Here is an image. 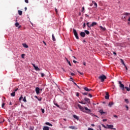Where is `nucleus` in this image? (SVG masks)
<instances>
[{
	"label": "nucleus",
	"instance_id": "obj_54",
	"mask_svg": "<svg viewBox=\"0 0 130 130\" xmlns=\"http://www.w3.org/2000/svg\"><path fill=\"white\" fill-rule=\"evenodd\" d=\"M55 12L57 14V9L56 8L55 9Z\"/></svg>",
	"mask_w": 130,
	"mask_h": 130
},
{
	"label": "nucleus",
	"instance_id": "obj_49",
	"mask_svg": "<svg viewBox=\"0 0 130 130\" xmlns=\"http://www.w3.org/2000/svg\"><path fill=\"white\" fill-rule=\"evenodd\" d=\"M98 127L99 128V129H101V125H99Z\"/></svg>",
	"mask_w": 130,
	"mask_h": 130
},
{
	"label": "nucleus",
	"instance_id": "obj_42",
	"mask_svg": "<svg viewBox=\"0 0 130 130\" xmlns=\"http://www.w3.org/2000/svg\"><path fill=\"white\" fill-rule=\"evenodd\" d=\"M84 10H85V8L83 7L81 11L84 12Z\"/></svg>",
	"mask_w": 130,
	"mask_h": 130
},
{
	"label": "nucleus",
	"instance_id": "obj_32",
	"mask_svg": "<svg viewBox=\"0 0 130 130\" xmlns=\"http://www.w3.org/2000/svg\"><path fill=\"white\" fill-rule=\"evenodd\" d=\"M23 99V95H21V96L19 98V101H21V100H22V99Z\"/></svg>",
	"mask_w": 130,
	"mask_h": 130
},
{
	"label": "nucleus",
	"instance_id": "obj_8",
	"mask_svg": "<svg viewBox=\"0 0 130 130\" xmlns=\"http://www.w3.org/2000/svg\"><path fill=\"white\" fill-rule=\"evenodd\" d=\"M80 36L83 38L85 37V36H86V33H85L84 32L81 31L80 32Z\"/></svg>",
	"mask_w": 130,
	"mask_h": 130
},
{
	"label": "nucleus",
	"instance_id": "obj_56",
	"mask_svg": "<svg viewBox=\"0 0 130 130\" xmlns=\"http://www.w3.org/2000/svg\"><path fill=\"white\" fill-rule=\"evenodd\" d=\"M43 43L45 45H46V43L44 41H43Z\"/></svg>",
	"mask_w": 130,
	"mask_h": 130
},
{
	"label": "nucleus",
	"instance_id": "obj_12",
	"mask_svg": "<svg viewBox=\"0 0 130 130\" xmlns=\"http://www.w3.org/2000/svg\"><path fill=\"white\" fill-rule=\"evenodd\" d=\"M100 30H101V31H106V28L105 27H103L102 26H100Z\"/></svg>",
	"mask_w": 130,
	"mask_h": 130
},
{
	"label": "nucleus",
	"instance_id": "obj_55",
	"mask_svg": "<svg viewBox=\"0 0 130 130\" xmlns=\"http://www.w3.org/2000/svg\"><path fill=\"white\" fill-rule=\"evenodd\" d=\"M71 76H75V74L73 73H71Z\"/></svg>",
	"mask_w": 130,
	"mask_h": 130
},
{
	"label": "nucleus",
	"instance_id": "obj_14",
	"mask_svg": "<svg viewBox=\"0 0 130 130\" xmlns=\"http://www.w3.org/2000/svg\"><path fill=\"white\" fill-rule=\"evenodd\" d=\"M69 128H71L72 129H78V128L76 127L75 126H69Z\"/></svg>",
	"mask_w": 130,
	"mask_h": 130
},
{
	"label": "nucleus",
	"instance_id": "obj_45",
	"mask_svg": "<svg viewBox=\"0 0 130 130\" xmlns=\"http://www.w3.org/2000/svg\"><path fill=\"white\" fill-rule=\"evenodd\" d=\"M24 56H25V54H22L21 55V57H22V58H24Z\"/></svg>",
	"mask_w": 130,
	"mask_h": 130
},
{
	"label": "nucleus",
	"instance_id": "obj_2",
	"mask_svg": "<svg viewBox=\"0 0 130 130\" xmlns=\"http://www.w3.org/2000/svg\"><path fill=\"white\" fill-rule=\"evenodd\" d=\"M130 13H124L123 14H122V19H123V21H124V20H126V16H129Z\"/></svg>",
	"mask_w": 130,
	"mask_h": 130
},
{
	"label": "nucleus",
	"instance_id": "obj_52",
	"mask_svg": "<svg viewBox=\"0 0 130 130\" xmlns=\"http://www.w3.org/2000/svg\"><path fill=\"white\" fill-rule=\"evenodd\" d=\"M73 83H74V85H75L76 86H77L78 85H77V83H76V82H74V81H72Z\"/></svg>",
	"mask_w": 130,
	"mask_h": 130
},
{
	"label": "nucleus",
	"instance_id": "obj_53",
	"mask_svg": "<svg viewBox=\"0 0 130 130\" xmlns=\"http://www.w3.org/2000/svg\"><path fill=\"white\" fill-rule=\"evenodd\" d=\"M73 62L74 63H77V62H78L77 61L75 60H73Z\"/></svg>",
	"mask_w": 130,
	"mask_h": 130
},
{
	"label": "nucleus",
	"instance_id": "obj_47",
	"mask_svg": "<svg viewBox=\"0 0 130 130\" xmlns=\"http://www.w3.org/2000/svg\"><path fill=\"white\" fill-rule=\"evenodd\" d=\"M88 96H89L90 98H92V94H90V93L88 94Z\"/></svg>",
	"mask_w": 130,
	"mask_h": 130
},
{
	"label": "nucleus",
	"instance_id": "obj_6",
	"mask_svg": "<svg viewBox=\"0 0 130 130\" xmlns=\"http://www.w3.org/2000/svg\"><path fill=\"white\" fill-rule=\"evenodd\" d=\"M31 64L34 67V68H35V70L36 71H40V69H39V68H38V67L35 66V64L31 63Z\"/></svg>",
	"mask_w": 130,
	"mask_h": 130
},
{
	"label": "nucleus",
	"instance_id": "obj_59",
	"mask_svg": "<svg viewBox=\"0 0 130 130\" xmlns=\"http://www.w3.org/2000/svg\"><path fill=\"white\" fill-rule=\"evenodd\" d=\"M124 67H125V69L126 70V71H127V67H126V65H125V66H124Z\"/></svg>",
	"mask_w": 130,
	"mask_h": 130
},
{
	"label": "nucleus",
	"instance_id": "obj_7",
	"mask_svg": "<svg viewBox=\"0 0 130 130\" xmlns=\"http://www.w3.org/2000/svg\"><path fill=\"white\" fill-rule=\"evenodd\" d=\"M120 88H124V85H123L122 83H121V81H119L118 82Z\"/></svg>",
	"mask_w": 130,
	"mask_h": 130
},
{
	"label": "nucleus",
	"instance_id": "obj_50",
	"mask_svg": "<svg viewBox=\"0 0 130 130\" xmlns=\"http://www.w3.org/2000/svg\"><path fill=\"white\" fill-rule=\"evenodd\" d=\"M25 3L28 4L29 3V1L28 0H25Z\"/></svg>",
	"mask_w": 130,
	"mask_h": 130
},
{
	"label": "nucleus",
	"instance_id": "obj_60",
	"mask_svg": "<svg viewBox=\"0 0 130 130\" xmlns=\"http://www.w3.org/2000/svg\"><path fill=\"white\" fill-rule=\"evenodd\" d=\"M121 89H122V91H124L125 88H124V87H122Z\"/></svg>",
	"mask_w": 130,
	"mask_h": 130
},
{
	"label": "nucleus",
	"instance_id": "obj_11",
	"mask_svg": "<svg viewBox=\"0 0 130 130\" xmlns=\"http://www.w3.org/2000/svg\"><path fill=\"white\" fill-rule=\"evenodd\" d=\"M20 24L19 23V22H16L15 24V25L16 26V27H18V29H20L21 28V25H19Z\"/></svg>",
	"mask_w": 130,
	"mask_h": 130
},
{
	"label": "nucleus",
	"instance_id": "obj_63",
	"mask_svg": "<svg viewBox=\"0 0 130 130\" xmlns=\"http://www.w3.org/2000/svg\"><path fill=\"white\" fill-rule=\"evenodd\" d=\"M113 54H114V55H116V52H113Z\"/></svg>",
	"mask_w": 130,
	"mask_h": 130
},
{
	"label": "nucleus",
	"instance_id": "obj_48",
	"mask_svg": "<svg viewBox=\"0 0 130 130\" xmlns=\"http://www.w3.org/2000/svg\"><path fill=\"white\" fill-rule=\"evenodd\" d=\"M85 27H86V24L85 23H83V28H85Z\"/></svg>",
	"mask_w": 130,
	"mask_h": 130
},
{
	"label": "nucleus",
	"instance_id": "obj_46",
	"mask_svg": "<svg viewBox=\"0 0 130 130\" xmlns=\"http://www.w3.org/2000/svg\"><path fill=\"white\" fill-rule=\"evenodd\" d=\"M125 108H126V111L128 110V106H125Z\"/></svg>",
	"mask_w": 130,
	"mask_h": 130
},
{
	"label": "nucleus",
	"instance_id": "obj_43",
	"mask_svg": "<svg viewBox=\"0 0 130 130\" xmlns=\"http://www.w3.org/2000/svg\"><path fill=\"white\" fill-rule=\"evenodd\" d=\"M18 90H19V88H18L15 89L14 90V92L16 93V92H17V91H18Z\"/></svg>",
	"mask_w": 130,
	"mask_h": 130
},
{
	"label": "nucleus",
	"instance_id": "obj_17",
	"mask_svg": "<svg viewBox=\"0 0 130 130\" xmlns=\"http://www.w3.org/2000/svg\"><path fill=\"white\" fill-rule=\"evenodd\" d=\"M43 130H49V127L48 126H44L43 128Z\"/></svg>",
	"mask_w": 130,
	"mask_h": 130
},
{
	"label": "nucleus",
	"instance_id": "obj_38",
	"mask_svg": "<svg viewBox=\"0 0 130 130\" xmlns=\"http://www.w3.org/2000/svg\"><path fill=\"white\" fill-rule=\"evenodd\" d=\"M79 103H81V104H86V103H84L83 101L79 102Z\"/></svg>",
	"mask_w": 130,
	"mask_h": 130
},
{
	"label": "nucleus",
	"instance_id": "obj_9",
	"mask_svg": "<svg viewBox=\"0 0 130 130\" xmlns=\"http://www.w3.org/2000/svg\"><path fill=\"white\" fill-rule=\"evenodd\" d=\"M40 91V88H39V87H36V92L38 95V94H39Z\"/></svg>",
	"mask_w": 130,
	"mask_h": 130
},
{
	"label": "nucleus",
	"instance_id": "obj_26",
	"mask_svg": "<svg viewBox=\"0 0 130 130\" xmlns=\"http://www.w3.org/2000/svg\"><path fill=\"white\" fill-rule=\"evenodd\" d=\"M84 32L86 33V34H87V35H89V34H90V31L88 30H84Z\"/></svg>",
	"mask_w": 130,
	"mask_h": 130
},
{
	"label": "nucleus",
	"instance_id": "obj_51",
	"mask_svg": "<svg viewBox=\"0 0 130 130\" xmlns=\"http://www.w3.org/2000/svg\"><path fill=\"white\" fill-rule=\"evenodd\" d=\"M79 92H77V93H76V96H77V97H79Z\"/></svg>",
	"mask_w": 130,
	"mask_h": 130
},
{
	"label": "nucleus",
	"instance_id": "obj_57",
	"mask_svg": "<svg viewBox=\"0 0 130 130\" xmlns=\"http://www.w3.org/2000/svg\"><path fill=\"white\" fill-rule=\"evenodd\" d=\"M103 121H107V119H104L103 120Z\"/></svg>",
	"mask_w": 130,
	"mask_h": 130
},
{
	"label": "nucleus",
	"instance_id": "obj_58",
	"mask_svg": "<svg viewBox=\"0 0 130 130\" xmlns=\"http://www.w3.org/2000/svg\"><path fill=\"white\" fill-rule=\"evenodd\" d=\"M114 117H116V118H117V115H114Z\"/></svg>",
	"mask_w": 130,
	"mask_h": 130
},
{
	"label": "nucleus",
	"instance_id": "obj_28",
	"mask_svg": "<svg viewBox=\"0 0 130 130\" xmlns=\"http://www.w3.org/2000/svg\"><path fill=\"white\" fill-rule=\"evenodd\" d=\"M24 102H27V100H26V96H24L23 99Z\"/></svg>",
	"mask_w": 130,
	"mask_h": 130
},
{
	"label": "nucleus",
	"instance_id": "obj_39",
	"mask_svg": "<svg viewBox=\"0 0 130 130\" xmlns=\"http://www.w3.org/2000/svg\"><path fill=\"white\" fill-rule=\"evenodd\" d=\"M41 111H42V113H44V112H45V111L43 109H41Z\"/></svg>",
	"mask_w": 130,
	"mask_h": 130
},
{
	"label": "nucleus",
	"instance_id": "obj_25",
	"mask_svg": "<svg viewBox=\"0 0 130 130\" xmlns=\"http://www.w3.org/2000/svg\"><path fill=\"white\" fill-rule=\"evenodd\" d=\"M120 61H121V63H122L124 66H125V64L124 63V61H123V60L122 59H120Z\"/></svg>",
	"mask_w": 130,
	"mask_h": 130
},
{
	"label": "nucleus",
	"instance_id": "obj_15",
	"mask_svg": "<svg viewBox=\"0 0 130 130\" xmlns=\"http://www.w3.org/2000/svg\"><path fill=\"white\" fill-rule=\"evenodd\" d=\"M73 117L75 118V119H77V120H79V116H77L76 115H74Z\"/></svg>",
	"mask_w": 130,
	"mask_h": 130
},
{
	"label": "nucleus",
	"instance_id": "obj_23",
	"mask_svg": "<svg viewBox=\"0 0 130 130\" xmlns=\"http://www.w3.org/2000/svg\"><path fill=\"white\" fill-rule=\"evenodd\" d=\"M15 94H16V92L15 91H14L11 93V96H12V97H15Z\"/></svg>",
	"mask_w": 130,
	"mask_h": 130
},
{
	"label": "nucleus",
	"instance_id": "obj_3",
	"mask_svg": "<svg viewBox=\"0 0 130 130\" xmlns=\"http://www.w3.org/2000/svg\"><path fill=\"white\" fill-rule=\"evenodd\" d=\"M99 79L101 80V82H104L106 79V76L104 75H101L99 77Z\"/></svg>",
	"mask_w": 130,
	"mask_h": 130
},
{
	"label": "nucleus",
	"instance_id": "obj_18",
	"mask_svg": "<svg viewBox=\"0 0 130 130\" xmlns=\"http://www.w3.org/2000/svg\"><path fill=\"white\" fill-rule=\"evenodd\" d=\"M113 104H114V103L113 102H111L109 103L108 106H109V107H111L112 105H113Z\"/></svg>",
	"mask_w": 130,
	"mask_h": 130
},
{
	"label": "nucleus",
	"instance_id": "obj_16",
	"mask_svg": "<svg viewBox=\"0 0 130 130\" xmlns=\"http://www.w3.org/2000/svg\"><path fill=\"white\" fill-rule=\"evenodd\" d=\"M84 100H85V101H86V102H87V103H90V99H89L87 98H85Z\"/></svg>",
	"mask_w": 130,
	"mask_h": 130
},
{
	"label": "nucleus",
	"instance_id": "obj_37",
	"mask_svg": "<svg viewBox=\"0 0 130 130\" xmlns=\"http://www.w3.org/2000/svg\"><path fill=\"white\" fill-rule=\"evenodd\" d=\"M54 105H55V106H56L57 107L59 108V105H58L57 104L54 103Z\"/></svg>",
	"mask_w": 130,
	"mask_h": 130
},
{
	"label": "nucleus",
	"instance_id": "obj_5",
	"mask_svg": "<svg viewBox=\"0 0 130 130\" xmlns=\"http://www.w3.org/2000/svg\"><path fill=\"white\" fill-rule=\"evenodd\" d=\"M107 128H109L110 129H114L116 130V128H113V125H107Z\"/></svg>",
	"mask_w": 130,
	"mask_h": 130
},
{
	"label": "nucleus",
	"instance_id": "obj_41",
	"mask_svg": "<svg viewBox=\"0 0 130 130\" xmlns=\"http://www.w3.org/2000/svg\"><path fill=\"white\" fill-rule=\"evenodd\" d=\"M83 95H88V93L87 92H82Z\"/></svg>",
	"mask_w": 130,
	"mask_h": 130
},
{
	"label": "nucleus",
	"instance_id": "obj_44",
	"mask_svg": "<svg viewBox=\"0 0 130 130\" xmlns=\"http://www.w3.org/2000/svg\"><path fill=\"white\" fill-rule=\"evenodd\" d=\"M41 75L42 78H43V77H44V74L41 73Z\"/></svg>",
	"mask_w": 130,
	"mask_h": 130
},
{
	"label": "nucleus",
	"instance_id": "obj_19",
	"mask_svg": "<svg viewBox=\"0 0 130 130\" xmlns=\"http://www.w3.org/2000/svg\"><path fill=\"white\" fill-rule=\"evenodd\" d=\"M100 113L102 115V114H105V113H106V112H105L103 111V110H100V111H99Z\"/></svg>",
	"mask_w": 130,
	"mask_h": 130
},
{
	"label": "nucleus",
	"instance_id": "obj_21",
	"mask_svg": "<svg viewBox=\"0 0 130 130\" xmlns=\"http://www.w3.org/2000/svg\"><path fill=\"white\" fill-rule=\"evenodd\" d=\"M52 38L53 41H56V40L55 39V37H54V35L52 34Z\"/></svg>",
	"mask_w": 130,
	"mask_h": 130
},
{
	"label": "nucleus",
	"instance_id": "obj_29",
	"mask_svg": "<svg viewBox=\"0 0 130 130\" xmlns=\"http://www.w3.org/2000/svg\"><path fill=\"white\" fill-rule=\"evenodd\" d=\"M124 101H125V102H126V103H128V99H124Z\"/></svg>",
	"mask_w": 130,
	"mask_h": 130
},
{
	"label": "nucleus",
	"instance_id": "obj_33",
	"mask_svg": "<svg viewBox=\"0 0 130 130\" xmlns=\"http://www.w3.org/2000/svg\"><path fill=\"white\" fill-rule=\"evenodd\" d=\"M94 6L95 9H97V7H98L97 3H94Z\"/></svg>",
	"mask_w": 130,
	"mask_h": 130
},
{
	"label": "nucleus",
	"instance_id": "obj_20",
	"mask_svg": "<svg viewBox=\"0 0 130 130\" xmlns=\"http://www.w3.org/2000/svg\"><path fill=\"white\" fill-rule=\"evenodd\" d=\"M105 99H109V94L107 92L106 95L105 96Z\"/></svg>",
	"mask_w": 130,
	"mask_h": 130
},
{
	"label": "nucleus",
	"instance_id": "obj_1",
	"mask_svg": "<svg viewBox=\"0 0 130 130\" xmlns=\"http://www.w3.org/2000/svg\"><path fill=\"white\" fill-rule=\"evenodd\" d=\"M78 107L83 112H85V113H87L88 114H89L90 115H91V116H94V114L92 113H91V110L87 108L86 107H83L81 105L78 104Z\"/></svg>",
	"mask_w": 130,
	"mask_h": 130
},
{
	"label": "nucleus",
	"instance_id": "obj_35",
	"mask_svg": "<svg viewBox=\"0 0 130 130\" xmlns=\"http://www.w3.org/2000/svg\"><path fill=\"white\" fill-rule=\"evenodd\" d=\"M67 62H68L69 66H72V64H71V62L67 59Z\"/></svg>",
	"mask_w": 130,
	"mask_h": 130
},
{
	"label": "nucleus",
	"instance_id": "obj_13",
	"mask_svg": "<svg viewBox=\"0 0 130 130\" xmlns=\"http://www.w3.org/2000/svg\"><path fill=\"white\" fill-rule=\"evenodd\" d=\"M97 25V22H93L90 24V27H94V26H96Z\"/></svg>",
	"mask_w": 130,
	"mask_h": 130
},
{
	"label": "nucleus",
	"instance_id": "obj_31",
	"mask_svg": "<svg viewBox=\"0 0 130 130\" xmlns=\"http://www.w3.org/2000/svg\"><path fill=\"white\" fill-rule=\"evenodd\" d=\"M86 25H87V27H88V28H91V25H89V22H87V23H86Z\"/></svg>",
	"mask_w": 130,
	"mask_h": 130
},
{
	"label": "nucleus",
	"instance_id": "obj_40",
	"mask_svg": "<svg viewBox=\"0 0 130 130\" xmlns=\"http://www.w3.org/2000/svg\"><path fill=\"white\" fill-rule=\"evenodd\" d=\"M77 72H78V73H79V74H80V75H84V73H81V72H80L79 71H77Z\"/></svg>",
	"mask_w": 130,
	"mask_h": 130
},
{
	"label": "nucleus",
	"instance_id": "obj_61",
	"mask_svg": "<svg viewBox=\"0 0 130 130\" xmlns=\"http://www.w3.org/2000/svg\"><path fill=\"white\" fill-rule=\"evenodd\" d=\"M92 4H93V5L95 4H96V3L95 2V1H92Z\"/></svg>",
	"mask_w": 130,
	"mask_h": 130
},
{
	"label": "nucleus",
	"instance_id": "obj_64",
	"mask_svg": "<svg viewBox=\"0 0 130 130\" xmlns=\"http://www.w3.org/2000/svg\"><path fill=\"white\" fill-rule=\"evenodd\" d=\"M91 126H95V125L94 124H91Z\"/></svg>",
	"mask_w": 130,
	"mask_h": 130
},
{
	"label": "nucleus",
	"instance_id": "obj_30",
	"mask_svg": "<svg viewBox=\"0 0 130 130\" xmlns=\"http://www.w3.org/2000/svg\"><path fill=\"white\" fill-rule=\"evenodd\" d=\"M5 105H6V103H3L2 105V108H4L5 107Z\"/></svg>",
	"mask_w": 130,
	"mask_h": 130
},
{
	"label": "nucleus",
	"instance_id": "obj_62",
	"mask_svg": "<svg viewBox=\"0 0 130 130\" xmlns=\"http://www.w3.org/2000/svg\"><path fill=\"white\" fill-rule=\"evenodd\" d=\"M83 64L84 66H86V62H83Z\"/></svg>",
	"mask_w": 130,
	"mask_h": 130
},
{
	"label": "nucleus",
	"instance_id": "obj_22",
	"mask_svg": "<svg viewBox=\"0 0 130 130\" xmlns=\"http://www.w3.org/2000/svg\"><path fill=\"white\" fill-rule=\"evenodd\" d=\"M18 14H19V16H22V15L23 14V12L21 10H19Z\"/></svg>",
	"mask_w": 130,
	"mask_h": 130
},
{
	"label": "nucleus",
	"instance_id": "obj_10",
	"mask_svg": "<svg viewBox=\"0 0 130 130\" xmlns=\"http://www.w3.org/2000/svg\"><path fill=\"white\" fill-rule=\"evenodd\" d=\"M84 89L85 90V91H87V92H90V91H92L91 89H89L87 87H84Z\"/></svg>",
	"mask_w": 130,
	"mask_h": 130
},
{
	"label": "nucleus",
	"instance_id": "obj_36",
	"mask_svg": "<svg viewBox=\"0 0 130 130\" xmlns=\"http://www.w3.org/2000/svg\"><path fill=\"white\" fill-rule=\"evenodd\" d=\"M102 127H104L105 128H107V126H105L104 124H102Z\"/></svg>",
	"mask_w": 130,
	"mask_h": 130
},
{
	"label": "nucleus",
	"instance_id": "obj_34",
	"mask_svg": "<svg viewBox=\"0 0 130 130\" xmlns=\"http://www.w3.org/2000/svg\"><path fill=\"white\" fill-rule=\"evenodd\" d=\"M125 89H126V91H130V89L128 87H124Z\"/></svg>",
	"mask_w": 130,
	"mask_h": 130
},
{
	"label": "nucleus",
	"instance_id": "obj_27",
	"mask_svg": "<svg viewBox=\"0 0 130 130\" xmlns=\"http://www.w3.org/2000/svg\"><path fill=\"white\" fill-rule=\"evenodd\" d=\"M23 47H25V48H28V46L26 44H23Z\"/></svg>",
	"mask_w": 130,
	"mask_h": 130
},
{
	"label": "nucleus",
	"instance_id": "obj_4",
	"mask_svg": "<svg viewBox=\"0 0 130 130\" xmlns=\"http://www.w3.org/2000/svg\"><path fill=\"white\" fill-rule=\"evenodd\" d=\"M73 31L74 34V36H75L76 39H79V36H78V32H77V30H76L75 29L73 28Z\"/></svg>",
	"mask_w": 130,
	"mask_h": 130
},
{
	"label": "nucleus",
	"instance_id": "obj_24",
	"mask_svg": "<svg viewBox=\"0 0 130 130\" xmlns=\"http://www.w3.org/2000/svg\"><path fill=\"white\" fill-rule=\"evenodd\" d=\"M45 123H46V124H47V125H49V126H52V124H51L48 122H47Z\"/></svg>",
	"mask_w": 130,
	"mask_h": 130
}]
</instances>
